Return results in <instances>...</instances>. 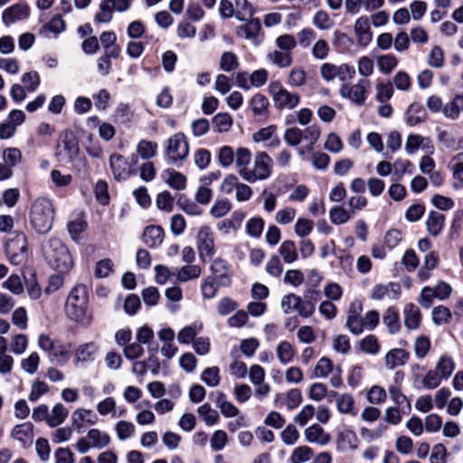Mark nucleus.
Listing matches in <instances>:
<instances>
[{"instance_id":"412c9836","label":"nucleus","mask_w":463,"mask_h":463,"mask_svg":"<svg viewBox=\"0 0 463 463\" xmlns=\"http://www.w3.org/2000/svg\"><path fill=\"white\" fill-rule=\"evenodd\" d=\"M410 359V353L402 348H392L384 356V364L388 370L404 365Z\"/></svg>"},{"instance_id":"4c0bfd02","label":"nucleus","mask_w":463,"mask_h":463,"mask_svg":"<svg viewBox=\"0 0 463 463\" xmlns=\"http://www.w3.org/2000/svg\"><path fill=\"white\" fill-rule=\"evenodd\" d=\"M426 112L424 108L418 104L412 103L406 112V121L410 126H416L425 120Z\"/></svg>"},{"instance_id":"052dcab7","label":"nucleus","mask_w":463,"mask_h":463,"mask_svg":"<svg viewBox=\"0 0 463 463\" xmlns=\"http://www.w3.org/2000/svg\"><path fill=\"white\" fill-rule=\"evenodd\" d=\"M437 137L439 142L449 149H458V140L456 136L449 130L447 129H438Z\"/></svg>"},{"instance_id":"f704fd0d","label":"nucleus","mask_w":463,"mask_h":463,"mask_svg":"<svg viewBox=\"0 0 463 463\" xmlns=\"http://www.w3.org/2000/svg\"><path fill=\"white\" fill-rule=\"evenodd\" d=\"M267 59L273 65L279 68H288L293 62V58L291 53L288 52L281 51L279 49L273 50L267 54Z\"/></svg>"},{"instance_id":"6ab92c4d","label":"nucleus","mask_w":463,"mask_h":463,"mask_svg":"<svg viewBox=\"0 0 463 463\" xmlns=\"http://www.w3.org/2000/svg\"><path fill=\"white\" fill-rule=\"evenodd\" d=\"M260 30V21L259 19H250L247 24L237 28V35L250 41L254 45H259L260 43L259 39Z\"/></svg>"},{"instance_id":"6e6552de","label":"nucleus","mask_w":463,"mask_h":463,"mask_svg":"<svg viewBox=\"0 0 463 463\" xmlns=\"http://www.w3.org/2000/svg\"><path fill=\"white\" fill-rule=\"evenodd\" d=\"M26 237L22 232L11 234L5 242V253L14 265L23 263L26 259Z\"/></svg>"},{"instance_id":"58836bf2","label":"nucleus","mask_w":463,"mask_h":463,"mask_svg":"<svg viewBox=\"0 0 463 463\" xmlns=\"http://www.w3.org/2000/svg\"><path fill=\"white\" fill-rule=\"evenodd\" d=\"M279 252L282 260L287 264H292L298 258L297 246L294 241L287 240L279 246Z\"/></svg>"},{"instance_id":"39448f33","label":"nucleus","mask_w":463,"mask_h":463,"mask_svg":"<svg viewBox=\"0 0 463 463\" xmlns=\"http://www.w3.org/2000/svg\"><path fill=\"white\" fill-rule=\"evenodd\" d=\"M273 161L268 153H256L253 166L247 171L244 181L255 183L268 179L271 175Z\"/></svg>"},{"instance_id":"bb28decb","label":"nucleus","mask_w":463,"mask_h":463,"mask_svg":"<svg viewBox=\"0 0 463 463\" xmlns=\"http://www.w3.org/2000/svg\"><path fill=\"white\" fill-rule=\"evenodd\" d=\"M444 222V214L436 211H432L428 214L425 224L428 232L431 236L437 237L443 230Z\"/></svg>"},{"instance_id":"aec40b11","label":"nucleus","mask_w":463,"mask_h":463,"mask_svg":"<svg viewBox=\"0 0 463 463\" xmlns=\"http://www.w3.org/2000/svg\"><path fill=\"white\" fill-rule=\"evenodd\" d=\"M400 295V286L396 283L377 284L371 293V298L375 300L397 299Z\"/></svg>"},{"instance_id":"3c124183","label":"nucleus","mask_w":463,"mask_h":463,"mask_svg":"<svg viewBox=\"0 0 463 463\" xmlns=\"http://www.w3.org/2000/svg\"><path fill=\"white\" fill-rule=\"evenodd\" d=\"M216 403L222 414L226 418L236 417L240 412L239 409L232 402L227 401L225 394L222 392L219 393Z\"/></svg>"},{"instance_id":"9b49d317","label":"nucleus","mask_w":463,"mask_h":463,"mask_svg":"<svg viewBox=\"0 0 463 463\" xmlns=\"http://www.w3.org/2000/svg\"><path fill=\"white\" fill-rule=\"evenodd\" d=\"M370 86L367 80H360L355 84L344 83L339 89V94L342 98L361 106L367 99Z\"/></svg>"},{"instance_id":"e2e57ef3","label":"nucleus","mask_w":463,"mask_h":463,"mask_svg":"<svg viewBox=\"0 0 463 463\" xmlns=\"http://www.w3.org/2000/svg\"><path fill=\"white\" fill-rule=\"evenodd\" d=\"M235 16L241 21H246L253 14V8L248 0H235Z\"/></svg>"},{"instance_id":"338daca9","label":"nucleus","mask_w":463,"mask_h":463,"mask_svg":"<svg viewBox=\"0 0 463 463\" xmlns=\"http://www.w3.org/2000/svg\"><path fill=\"white\" fill-rule=\"evenodd\" d=\"M197 412L208 426L214 425L219 420V414L217 411L213 410L208 403L201 405L197 409Z\"/></svg>"},{"instance_id":"7c9ffc66","label":"nucleus","mask_w":463,"mask_h":463,"mask_svg":"<svg viewBox=\"0 0 463 463\" xmlns=\"http://www.w3.org/2000/svg\"><path fill=\"white\" fill-rule=\"evenodd\" d=\"M453 176V186L456 189L463 188V152L453 156L450 162Z\"/></svg>"},{"instance_id":"a878e982","label":"nucleus","mask_w":463,"mask_h":463,"mask_svg":"<svg viewBox=\"0 0 463 463\" xmlns=\"http://www.w3.org/2000/svg\"><path fill=\"white\" fill-rule=\"evenodd\" d=\"M404 325L410 330H416L421 322V314L417 306L409 303L404 307Z\"/></svg>"},{"instance_id":"f3484780","label":"nucleus","mask_w":463,"mask_h":463,"mask_svg":"<svg viewBox=\"0 0 463 463\" xmlns=\"http://www.w3.org/2000/svg\"><path fill=\"white\" fill-rule=\"evenodd\" d=\"M29 14L30 8L26 4H15L3 12L2 21L5 25H10L17 21L26 19Z\"/></svg>"},{"instance_id":"473e14b6","label":"nucleus","mask_w":463,"mask_h":463,"mask_svg":"<svg viewBox=\"0 0 463 463\" xmlns=\"http://www.w3.org/2000/svg\"><path fill=\"white\" fill-rule=\"evenodd\" d=\"M69 410L61 402L56 403L51 412H49V418L47 419V424L51 428H55L61 425L67 419Z\"/></svg>"},{"instance_id":"0e129e2a","label":"nucleus","mask_w":463,"mask_h":463,"mask_svg":"<svg viewBox=\"0 0 463 463\" xmlns=\"http://www.w3.org/2000/svg\"><path fill=\"white\" fill-rule=\"evenodd\" d=\"M398 65V59L393 54L381 55L377 60L379 71L384 74H390Z\"/></svg>"},{"instance_id":"09e8293b","label":"nucleus","mask_w":463,"mask_h":463,"mask_svg":"<svg viewBox=\"0 0 463 463\" xmlns=\"http://www.w3.org/2000/svg\"><path fill=\"white\" fill-rule=\"evenodd\" d=\"M276 354L282 364H288L293 360L295 350L289 342L282 341L278 345Z\"/></svg>"},{"instance_id":"79ce46f5","label":"nucleus","mask_w":463,"mask_h":463,"mask_svg":"<svg viewBox=\"0 0 463 463\" xmlns=\"http://www.w3.org/2000/svg\"><path fill=\"white\" fill-rule=\"evenodd\" d=\"M320 136L321 129L317 124L307 126L306 128L302 129V137L303 140L307 142L305 147L307 151L313 150L314 146L318 141Z\"/></svg>"},{"instance_id":"ddd939ff","label":"nucleus","mask_w":463,"mask_h":463,"mask_svg":"<svg viewBox=\"0 0 463 463\" xmlns=\"http://www.w3.org/2000/svg\"><path fill=\"white\" fill-rule=\"evenodd\" d=\"M354 32L359 46L366 47L373 40L370 19L366 15L359 16L354 24Z\"/></svg>"},{"instance_id":"69168bd1","label":"nucleus","mask_w":463,"mask_h":463,"mask_svg":"<svg viewBox=\"0 0 463 463\" xmlns=\"http://www.w3.org/2000/svg\"><path fill=\"white\" fill-rule=\"evenodd\" d=\"M239 65V60L235 53L225 52L222 54L220 59V69L222 71L229 72L236 70Z\"/></svg>"},{"instance_id":"c756f323","label":"nucleus","mask_w":463,"mask_h":463,"mask_svg":"<svg viewBox=\"0 0 463 463\" xmlns=\"http://www.w3.org/2000/svg\"><path fill=\"white\" fill-rule=\"evenodd\" d=\"M334 395L336 396V408L340 413L351 416H355L357 414V410L354 406V400L351 394L342 393L337 395L336 392H334Z\"/></svg>"},{"instance_id":"5701e85b","label":"nucleus","mask_w":463,"mask_h":463,"mask_svg":"<svg viewBox=\"0 0 463 463\" xmlns=\"http://www.w3.org/2000/svg\"><path fill=\"white\" fill-rule=\"evenodd\" d=\"M203 329V324L202 322H194L184 326L177 333V341L181 345L194 344V341L197 338L196 335L200 334Z\"/></svg>"},{"instance_id":"e433bc0d","label":"nucleus","mask_w":463,"mask_h":463,"mask_svg":"<svg viewBox=\"0 0 463 463\" xmlns=\"http://www.w3.org/2000/svg\"><path fill=\"white\" fill-rule=\"evenodd\" d=\"M456 368V364L452 357L448 355H441L435 365V370L443 378L448 380L453 373Z\"/></svg>"},{"instance_id":"c03bdc74","label":"nucleus","mask_w":463,"mask_h":463,"mask_svg":"<svg viewBox=\"0 0 463 463\" xmlns=\"http://www.w3.org/2000/svg\"><path fill=\"white\" fill-rule=\"evenodd\" d=\"M71 421L77 428H81L84 422L95 424L97 418L90 410L77 409L71 416Z\"/></svg>"},{"instance_id":"9d476101","label":"nucleus","mask_w":463,"mask_h":463,"mask_svg":"<svg viewBox=\"0 0 463 463\" xmlns=\"http://www.w3.org/2000/svg\"><path fill=\"white\" fill-rule=\"evenodd\" d=\"M319 73L321 78L326 82L333 81L335 79H338L341 81H345L346 80H351L354 77L355 70L347 63L336 65L330 62H325L320 66Z\"/></svg>"},{"instance_id":"0eeeda50","label":"nucleus","mask_w":463,"mask_h":463,"mask_svg":"<svg viewBox=\"0 0 463 463\" xmlns=\"http://www.w3.org/2000/svg\"><path fill=\"white\" fill-rule=\"evenodd\" d=\"M38 346L47 353L51 360L65 364L69 360L70 348L61 341L42 334L38 336Z\"/></svg>"},{"instance_id":"72a5a7b5","label":"nucleus","mask_w":463,"mask_h":463,"mask_svg":"<svg viewBox=\"0 0 463 463\" xmlns=\"http://www.w3.org/2000/svg\"><path fill=\"white\" fill-rule=\"evenodd\" d=\"M250 108L252 111V113L255 116L260 117H267L268 116V108L269 105L268 98L261 94V93H256L254 94L250 102H249Z\"/></svg>"},{"instance_id":"4d7b16f0","label":"nucleus","mask_w":463,"mask_h":463,"mask_svg":"<svg viewBox=\"0 0 463 463\" xmlns=\"http://www.w3.org/2000/svg\"><path fill=\"white\" fill-rule=\"evenodd\" d=\"M307 82V72L302 67H293L288 76V83L291 87L299 88Z\"/></svg>"},{"instance_id":"ea45409f","label":"nucleus","mask_w":463,"mask_h":463,"mask_svg":"<svg viewBox=\"0 0 463 463\" xmlns=\"http://www.w3.org/2000/svg\"><path fill=\"white\" fill-rule=\"evenodd\" d=\"M202 269L198 265L187 264L176 270V279L180 282H187L200 277Z\"/></svg>"},{"instance_id":"6e6d98bb","label":"nucleus","mask_w":463,"mask_h":463,"mask_svg":"<svg viewBox=\"0 0 463 463\" xmlns=\"http://www.w3.org/2000/svg\"><path fill=\"white\" fill-rule=\"evenodd\" d=\"M235 151L230 146H222L219 148L217 160L219 165L223 168H229L234 163Z\"/></svg>"},{"instance_id":"423d86ee","label":"nucleus","mask_w":463,"mask_h":463,"mask_svg":"<svg viewBox=\"0 0 463 463\" xmlns=\"http://www.w3.org/2000/svg\"><path fill=\"white\" fill-rule=\"evenodd\" d=\"M189 154V146L183 133L171 136L165 146V156L169 164L184 161Z\"/></svg>"},{"instance_id":"2eb2a0df","label":"nucleus","mask_w":463,"mask_h":463,"mask_svg":"<svg viewBox=\"0 0 463 463\" xmlns=\"http://www.w3.org/2000/svg\"><path fill=\"white\" fill-rule=\"evenodd\" d=\"M57 149L58 155L64 156L69 160H72L73 157L78 154V141L71 131L66 130L61 133Z\"/></svg>"},{"instance_id":"13d9d810","label":"nucleus","mask_w":463,"mask_h":463,"mask_svg":"<svg viewBox=\"0 0 463 463\" xmlns=\"http://www.w3.org/2000/svg\"><path fill=\"white\" fill-rule=\"evenodd\" d=\"M299 431L294 424H288L286 428L279 433V438L281 441L286 446H294L299 439Z\"/></svg>"},{"instance_id":"8fccbe9b","label":"nucleus","mask_w":463,"mask_h":463,"mask_svg":"<svg viewBox=\"0 0 463 463\" xmlns=\"http://www.w3.org/2000/svg\"><path fill=\"white\" fill-rule=\"evenodd\" d=\"M295 38L297 45H299L302 49H307L317 39V33L311 27H304L297 33Z\"/></svg>"},{"instance_id":"dca6fc26","label":"nucleus","mask_w":463,"mask_h":463,"mask_svg":"<svg viewBox=\"0 0 463 463\" xmlns=\"http://www.w3.org/2000/svg\"><path fill=\"white\" fill-rule=\"evenodd\" d=\"M212 278L218 281V285L227 287L231 284V270L226 260L217 258L211 265Z\"/></svg>"},{"instance_id":"2f4dec72","label":"nucleus","mask_w":463,"mask_h":463,"mask_svg":"<svg viewBox=\"0 0 463 463\" xmlns=\"http://www.w3.org/2000/svg\"><path fill=\"white\" fill-rule=\"evenodd\" d=\"M164 234V230L160 226H148L143 232V241L149 247H157L162 243Z\"/></svg>"},{"instance_id":"1a4fd4ad","label":"nucleus","mask_w":463,"mask_h":463,"mask_svg":"<svg viewBox=\"0 0 463 463\" xmlns=\"http://www.w3.org/2000/svg\"><path fill=\"white\" fill-rule=\"evenodd\" d=\"M196 248L199 258L205 262L211 260L215 254L214 232L209 226L199 228L196 235Z\"/></svg>"},{"instance_id":"cd10ccee","label":"nucleus","mask_w":463,"mask_h":463,"mask_svg":"<svg viewBox=\"0 0 463 463\" xmlns=\"http://www.w3.org/2000/svg\"><path fill=\"white\" fill-rule=\"evenodd\" d=\"M251 161V152L246 147H239L235 153L234 162L239 175L244 179L247 171L250 169L249 165Z\"/></svg>"},{"instance_id":"a211bd4d","label":"nucleus","mask_w":463,"mask_h":463,"mask_svg":"<svg viewBox=\"0 0 463 463\" xmlns=\"http://www.w3.org/2000/svg\"><path fill=\"white\" fill-rule=\"evenodd\" d=\"M304 438L308 443L325 446L331 440V436L319 424L315 423L304 430Z\"/></svg>"},{"instance_id":"37998d69","label":"nucleus","mask_w":463,"mask_h":463,"mask_svg":"<svg viewBox=\"0 0 463 463\" xmlns=\"http://www.w3.org/2000/svg\"><path fill=\"white\" fill-rule=\"evenodd\" d=\"M312 24L320 31H329L334 27L335 22L326 11L319 10L315 13Z\"/></svg>"},{"instance_id":"7ed1b4c3","label":"nucleus","mask_w":463,"mask_h":463,"mask_svg":"<svg viewBox=\"0 0 463 463\" xmlns=\"http://www.w3.org/2000/svg\"><path fill=\"white\" fill-rule=\"evenodd\" d=\"M54 209L52 202L40 197L32 204L30 222L33 228L41 234L47 233L52 227Z\"/></svg>"},{"instance_id":"a18cd8bd","label":"nucleus","mask_w":463,"mask_h":463,"mask_svg":"<svg viewBox=\"0 0 463 463\" xmlns=\"http://www.w3.org/2000/svg\"><path fill=\"white\" fill-rule=\"evenodd\" d=\"M314 455L313 449L307 446L301 445L293 449L289 456L290 463H306L309 461Z\"/></svg>"},{"instance_id":"f03ea898","label":"nucleus","mask_w":463,"mask_h":463,"mask_svg":"<svg viewBox=\"0 0 463 463\" xmlns=\"http://www.w3.org/2000/svg\"><path fill=\"white\" fill-rule=\"evenodd\" d=\"M43 253L48 264L59 272H68L73 267L69 249L57 238H51L43 243Z\"/></svg>"},{"instance_id":"680f3d73","label":"nucleus","mask_w":463,"mask_h":463,"mask_svg":"<svg viewBox=\"0 0 463 463\" xmlns=\"http://www.w3.org/2000/svg\"><path fill=\"white\" fill-rule=\"evenodd\" d=\"M352 217L349 210H345L342 206H335L329 211L330 221L335 224L340 225L347 222Z\"/></svg>"},{"instance_id":"49530a36","label":"nucleus","mask_w":463,"mask_h":463,"mask_svg":"<svg viewBox=\"0 0 463 463\" xmlns=\"http://www.w3.org/2000/svg\"><path fill=\"white\" fill-rule=\"evenodd\" d=\"M312 57L317 61L326 60L330 53V46L326 40L319 38L315 40L310 49Z\"/></svg>"},{"instance_id":"603ef678","label":"nucleus","mask_w":463,"mask_h":463,"mask_svg":"<svg viewBox=\"0 0 463 463\" xmlns=\"http://www.w3.org/2000/svg\"><path fill=\"white\" fill-rule=\"evenodd\" d=\"M157 148L156 142L141 140L137 146V153L142 159L148 160L156 155Z\"/></svg>"},{"instance_id":"f8f14e48","label":"nucleus","mask_w":463,"mask_h":463,"mask_svg":"<svg viewBox=\"0 0 463 463\" xmlns=\"http://www.w3.org/2000/svg\"><path fill=\"white\" fill-rule=\"evenodd\" d=\"M340 367H335L332 361L327 357H322L317 363L310 375L311 378H326L329 375L330 383L333 387L338 388L342 385Z\"/></svg>"},{"instance_id":"4468645a","label":"nucleus","mask_w":463,"mask_h":463,"mask_svg":"<svg viewBox=\"0 0 463 463\" xmlns=\"http://www.w3.org/2000/svg\"><path fill=\"white\" fill-rule=\"evenodd\" d=\"M13 439L22 444L24 448L32 445L34 438V426L30 421L16 424L10 432Z\"/></svg>"},{"instance_id":"864d4df0","label":"nucleus","mask_w":463,"mask_h":463,"mask_svg":"<svg viewBox=\"0 0 463 463\" xmlns=\"http://www.w3.org/2000/svg\"><path fill=\"white\" fill-rule=\"evenodd\" d=\"M383 320L390 334H395L400 330L401 325L399 320V313L396 309L389 307L386 310Z\"/></svg>"},{"instance_id":"de8ad7c7","label":"nucleus","mask_w":463,"mask_h":463,"mask_svg":"<svg viewBox=\"0 0 463 463\" xmlns=\"http://www.w3.org/2000/svg\"><path fill=\"white\" fill-rule=\"evenodd\" d=\"M430 347L431 342L429 336L424 335L417 336L413 344L415 356L420 360L425 358L428 355Z\"/></svg>"},{"instance_id":"f257e3e1","label":"nucleus","mask_w":463,"mask_h":463,"mask_svg":"<svg viewBox=\"0 0 463 463\" xmlns=\"http://www.w3.org/2000/svg\"><path fill=\"white\" fill-rule=\"evenodd\" d=\"M65 315L73 322L89 326L92 314L89 308V293L87 287L78 284L70 291L65 302Z\"/></svg>"},{"instance_id":"a19ab883","label":"nucleus","mask_w":463,"mask_h":463,"mask_svg":"<svg viewBox=\"0 0 463 463\" xmlns=\"http://www.w3.org/2000/svg\"><path fill=\"white\" fill-rule=\"evenodd\" d=\"M212 122H213V130L215 132L225 133L231 129V128L233 124V119L229 113L222 112V113L216 114L213 118Z\"/></svg>"},{"instance_id":"5fc2aeb1","label":"nucleus","mask_w":463,"mask_h":463,"mask_svg":"<svg viewBox=\"0 0 463 463\" xmlns=\"http://www.w3.org/2000/svg\"><path fill=\"white\" fill-rule=\"evenodd\" d=\"M113 17V0H101L99 12L95 15V21L109 23Z\"/></svg>"},{"instance_id":"c85d7f7f","label":"nucleus","mask_w":463,"mask_h":463,"mask_svg":"<svg viewBox=\"0 0 463 463\" xmlns=\"http://www.w3.org/2000/svg\"><path fill=\"white\" fill-rule=\"evenodd\" d=\"M87 439H89L92 449H102L110 444V436L99 429H90L87 432Z\"/></svg>"},{"instance_id":"393cba45","label":"nucleus","mask_w":463,"mask_h":463,"mask_svg":"<svg viewBox=\"0 0 463 463\" xmlns=\"http://www.w3.org/2000/svg\"><path fill=\"white\" fill-rule=\"evenodd\" d=\"M161 176L164 182L173 189L184 190L186 187L185 175L173 168L164 170Z\"/></svg>"},{"instance_id":"c9c22d12","label":"nucleus","mask_w":463,"mask_h":463,"mask_svg":"<svg viewBox=\"0 0 463 463\" xmlns=\"http://www.w3.org/2000/svg\"><path fill=\"white\" fill-rule=\"evenodd\" d=\"M280 307L285 314H290L297 311L301 317L302 298L296 294L290 293L283 296L280 301Z\"/></svg>"},{"instance_id":"b1692460","label":"nucleus","mask_w":463,"mask_h":463,"mask_svg":"<svg viewBox=\"0 0 463 463\" xmlns=\"http://www.w3.org/2000/svg\"><path fill=\"white\" fill-rule=\"evenodd\" d=\"M109 165L115 179L122 180L128 176V164L121 155H111L109 157Z\"/></svg>"},{"instance_id":"4be33fe9","label":"nucleus","mask_w":463,"mask_h":463,"mask_svg":"<svg viewBox=\"0 0 463 463\" xmlns=\"http://www.w3.org/2000/svg\"><path fill=\"white\" fill-rule=\"evenodd\" d=\"M320 292L314 287H310L304 291L302 298L301 317L305 318L310 317L315 310L316 304L319 300Z\"/></svg>"},{"instance_id":"20e7f679","label":"nucleus","mask_w":463,"mask_h":463,"mask_svg":"<svg viewBox=\"0 0 463 463\" xmlns=\"http://www.w3.org/2000/svg\"><path fill=\"white\" fill-rule=\"evenodd\" d=\"M268 90L279 109H293L300 103V96L287 90L279 81L270 82Z\"/></svg>"},{"instance_id":"bf43d9fd","label":"nucleus","mask_w":463,"mask_h":463,"mask_svg":"<svg viewBox=\"0 0 463 463\" xmlns=\"http://www.w3.org/2000/svg\"><path fill=\"white\" fill-rule=\"evenodd\" d=\"M201 380L209 387H216L221 382L220 369L217 366L207 367L201 375Z\"/></svg>"},{"instance_id":"774afa93","label":"nucleus","mask_w":463,"mask_h":463,"mask_svg":"<svg viewBox=\"0 0 463 463\" xmlns=\"http://www.w3.org/2000/svg\"><path fill=\"white\" fill-rule=\"evenodd\" d=\"M275 44L278 49L291 53L297 47V41L294 35L284 33L276 38Z\"/></svg>"}]
</instances>
